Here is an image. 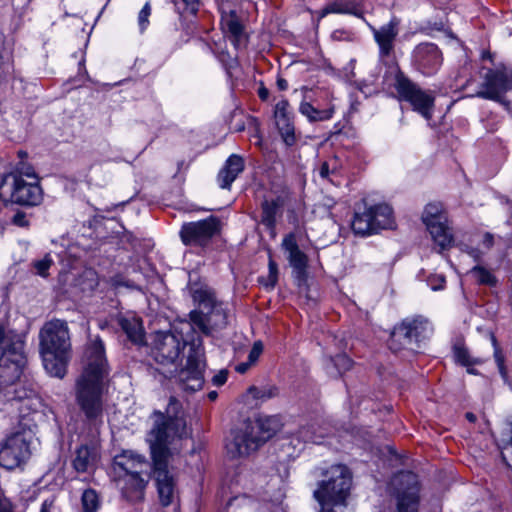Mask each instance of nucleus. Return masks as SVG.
Here are the masks:
<instances>
[{
	"label": "nucleus",
	"mask_w": 512,
	"mask_h": 512,
	"mask_svg": "<svg viewBox=\"0 0 512 512\" xmlns=\"http://www.w3.org/2000/svg\"><path fill=\"white\" fill-rule=\"evenodd\" d=\"M193 301L198 310L190 312L191 328L198 329L204 335H210L214 329H223L228 324V312L224 303L217 301L214 292L208 287L197 286L191 289Z\"/></svg>",
	"instance_id": "423d86ee"
},
{
	"label": "nucleus",
	"mask_w": 512,
	"mask_h": 512,
	"mask_svg": "<svg viewBox=\"0 0 512 512\" xmlns=\"http://www.w3.org/2000/svg\"><path fill=\"white\" fill-rule=\"evenodd\" d=\"M399 24V19L394 17L379 28L370 26L374 40L379 47L380 59L390 57L393 54L395 40L399 34Z\"/></svg>",
	"instance_id": "aec40b11"
},
{
	"label": "nucleus",
	"mask_w": 512,
	"mask_h": 512,
	"mask_svg": "<svg viewBox=\"0 0 512 512\" xmlns=\"http://www.w3.org/2000/svg\"><path fill=\"white\" fill-rule=\"evenodd\" d=\"M40 512H61L60 508L56 505L54 497L44 500L41 505Z\"/></svg>",
	"instance_id": "603ef678"
},
{
	"label": "nucleus",
	"mask_w": 512,
	"mask_h": 512,
	"mask_svg": "<svg viewBox=\"0 0 512 512\" xmlns=\"http://www.w3.org/2000/svg\"><path fill=\"white\" fill-rule=\"evenodd\" d=\"M373 224V213L369 207L362 213H355L352 229L355 234L366 236L375 233Z\"/></svg>",
	"instance_id": "c85d7f7f"
},
{
	"label": "nucleus",
	"mask_w": 512,
	"mask_h": 512,
	"mask_svg": "<svg viewBox=\"0 0 512 512\" xmlns=\"http://www.w3.org/2000/svg\"><path fill=\"white\" fill-rule=\"evenodd\" d=\"M263 352V344L261 341H256L254 342L250 352H249V355H248V361H250V363L252 364H255L257 362V360L259 359L260 355L262 354Z\"/></svg>",
	"instance_id": "de8ad7c7"
},
{
	"label": "nucleus",
	"mask_w": 512,
	"mask_h": 512,
	"mask_svg": "<svg viewBox=\"0 0 512 512\" xmlns=\"http://www.w3.org/2000/svg\"><path fill=\"white\" fill-rule=\"evenodd\" d=\"M35 428L34 416H21L19 429L8 435L0 444V466L7 470H13L29 460L32 454L30 445Z\"/></svg>",
	"instance_id": "0eeeda50"
},
{
	"label": "nucleus",
	"mask_w": 512,
	"mask_h": 512,
	"mask_svg": "<svg viewBox=\"0 0 512 512\" xmlns=\"http://www.w3.org/2000/svg\"><path fill=\"white\" fill-rule=\"evenodd\" d=\"M118 326L122 329V331L127 335V337L134 343L142 342L143 332L141 328V324L138 319L119 317L117 319Z\"/></svg>",
	"instance_id": "7c9ffc66"
},
{
	"label": "nucleus",
	"mask_w": 512,
	"mask_h": 512,
	"mask_svg": "<svg viewBox=\"0 0 512 512\" xmlns=\"http://www.w3.org/2000/svg\"><path fill=\"white\" fill-rule=\"evenodd\" d=\"M299 112L307 117L310 122H320L329 120L333 115V108L317 109L307 101H302L299 106Z\"/></svg>",
	"instance_id": "2f4dec72"
},
{
	"label": "nucleus",
	"mask_w": 512,
	"mask_h": 512,
	"mask_svg": "<svg viewBox=\"0 0 512 512\" xmlns=\"http://www.w3.org/2000/svg\"><path fill=\"white\" fill-rule=\"evenodd\" d=\"M328 13L356 14V7L347 2H335L323 9L322 16Z\"/></svg>",
	"instance_id": "58836bf2"
},
{
	"label": "nucleus",
	"mask_w": 512,
	"mask_h": 512,
	"mask_svg": "<svg viewBox=\"0 0 512 512\" xmlns=\"http://www.w3.org/2000/svg\"><path fill=\"white\" fill-rule=\"evenodd\" d=\"M276 84H277L278 89L281 91H285L288 88V82L282 77L277 78Z\"/></svg>",
	"instance_id": "bf43d9fd"
},
{
	"label": "nucleus",
	"mask_w": 512,
	"mask_h": 512,
	"mask_svg": "<svg viewBox=\"0 0 512 512\" xmlns=\"http://www.w3.org/2000/svg\"><path fill=\"white\" fill-rule=\"evenodd\" d=\"M432 330L430 322L423 316L406 318L393 329L389 347L394 351L407 349L416 352L421 343L430 337Z\"/></svg>",
	"instance_id": "1a4fd4ad"
},
{
	"label": "nucleus",
	"mask_w": 512,
	"mask_h": 512,
	"mask_svg": "<svg viewBox=\"0 0 512 512\" xmlns=\"http://www.w3.org/2000/svg\"><path fill=\"white\" fill-rule=\"evenodd\" d=\"M12 224L18 227H28L29 226V220L27 218V214L23 211L18 210L13 217L11 218Z\"/></svg>",
	"instance_id": "09e8293b"
},
{
	"label": "nucleus",
	"mask_w": 512,
	"mask_h": 512,
	"mask_svg": "<svg viewBox=\"0 0 512 512\" xmlns=\"http://www.w3.org/2000/svg\"><path fill=\"white\" fill-rule=\"evenodd\" d=\"M10 174H16L21 178H23V176H26L27 178L33 179L34 182H37V176L33 170V167L22 162L19 163L16 170L14 172H11Z\"/></svg>",
	"instance_id": "c03bdc74"
},
{
	"label": "nucleus",
	"mask_w": 512,
	"mask_h": 512,
	"mask_svg": "<svg viewBox=\"0 0 512 512\" xmlns=\"http://www.w3.org/2000/svg\"><path fill=\"white\" fill-rule=\"evenodd\" d=\"M352 365L353 362L347 355L339 354L329 359L326 369L331 375L334 374L333 371H331V367H333L338 374H342L343 372L348 371Z\"/></svg>",
	"instance_id": "f704fd0d"
},
{
	"label": "nucleus",
	"mask_w": 512,
	"mask_h": 512,
	"mask_svg": "<svg viewBox=\"0 0 512 512\" xmlns=\"http://www.w3.org/2000/svg\"><path fill=\"white\" fill-rule=\"evenodd\" d=\"M481 87L476 97L502 102L503 96L512 90V65L499 64L488 69Z\"/></svg>",
	"instance_id": "ddd939ff"
},
{
	"label": "nucleus",
	"mask_w": 512,
	"mask_h": 512,
	"mask_svg": "<svg viewBox=\"0 0 512 512\" xmlns=\"http://www.w3.org/2000/svg\"><path fill=\"white\" fill-rule=\"evenodd\" d=\"M491 340H492V345L494 347V359L497 364L499 373L503 379H506L507 378V369L505 366V356H504L502 350L500 349V347L498 346L496 338L494 336H492Z\"/></svg>",
	"instance_id": "ea45409f"
},
{
	"label": "nucleus",
	"mask_w": 512,
	"mask_h": 512,
	"mask_svg": "<svg viewBox=\"0 0 512 512\" xmlns=\"http://www.w3.org/2000/svg\"><path fill=\"white\" fill-rule=\"evenodd\" d=\"M146 467L145 460L130 452H124L114 458L113 470L116 478H125V476L142 477Z\"/></svg>",
	"instance_id": "4be33fe9"
},
{
	"label": "nucleus",
	"mask_w": 512,
	"mask_h": 512,
	"mask_svg": "<svg viewBox=\"0 0 512 512\" xmlns=\"http://www.w3.org/2000/svg\"><path fill=\"white\" fill-rule=\"evenodd\" d=\"M26 362L22 336L0 325V389L17 383Z\"/></svg>",
	"instance_id": "6e6552de"
},
{
	"label": "nucleus",
	"mask_w": 512,
	"mask_h": 512,
	"mask_svg": "<svg viewBox=\"0 0 512 512\" xmlns=\"http://www.w3.org/2000/svg\"><path fill=\"white\" fill-rule=\"evenodd\" d=\"M391 484L397 491V512H417L419 489L416 475L402 471L393 477Z\"/></svg>",
	"instance_id": "dca6fc26"
},
{
	"label": "nucleus",
	"mask_w": 512,
	"mask_h": 512,
	"mask_svg": "<svg viewBox=\"0 0 512 512\" xmlns=\"http://www.w3.org/2000/svg\"><path fill=\"white\" fill-rule=\"evenodd\" d=\"M469 255L472 256L474 259H479L480 257V251L476 248H471L469 251H468Z\"/></svg>",
	"instance_id": "680f3d73"
},
{
	"label": "nucleus",
	"mask_w": 512,
	"mask_h": 512,
	"mask_svg": "<svg viewBox=\"0 0 512 512\" xmlns=\"http://www.w3.org/2000/svg\"><path fill=\"white\" fill-rule=\"evenodd\" d=\"M151 418L153 425L148 434V442L153 460V474L160 501L163 506H168L174 492L173 477L168 471V446L175 438L187 437L188 431L181 403L175 397H170L165 413L154 411Z\"/></svg>",
	"instance_id": "f257e3e1"
},
{
	"label": "nucleus",
	"mask_w": 512,
	"mask_h": 512,
	"mask_svg": "<svg viewBox=\"0 0 512 512\" xmlns=\"http://www.w3.org/2000/svg\"><path fill=\"white\" fill-rule=\"evenodd\" d=\"M10 72H11V63L9 62V60H5L0 55V79L9 75Z\"/></svg>",
	"instance_id": "5fc2aeb1"
},
{
	"label": "nucleus",
	"mask_w": 512,
	"mask_h": 512,
	"mask_svg": "<svg viewBox=\"0 0 512 512\" xmlns=\"http://www.w3.org/2000/svg\"><path fill=\"white\" fill-rule=\"evenodd\" d=\"M222 27L229 34L235 48L239 49L245 45L243 25L234 13L222 19Z\"/></svg>",
	"instance_id": "a878e982"
},
{
	"label": "nucleus",
	"mask_w": 512,
	"mask_h": 512,
	"mask_svg": "<svg viewBox=\"0 0 512 512\" xmlns=\"http://www.w3.org/2000/svg\"><path fill=\"white\" fill-rule=\"evenodd\" d=\"M177 12H180V3L184 5V11L196 15L199 11L200 0H172Z\"/></svg>",
	"instance_id": "a19ab883"
},
{
	"label": "nucleus",
	"mask_w": 512,
	"mask_h": 512,
	"mask_svg": "<svg viewBox=\"0 0 512 512\" xmlns=\"http://www.w3.org/2000/svg\"><path fill=\"white\" fill-rule=\"evenodd\" d=\"M499 448L505 464L512 467V418L506 421L501 432Z\"/></svg>",
	"instance_id": "c756f323"
},
{
	"label": "nucleus",
	"mask_w": 512,
	"mask_h": 512,
	"mask_svg": "<svg viewBox=\"0 0 512 512\" xmlns=\"http://www.w3.org/2000/svg\"><path fill=\"white\" fill-rule=\"evenodd\" d=\"M454 356L456 361L465 367L480 365L483 363V360L480 358H472L468 349L460 345L454 346Z\"/></svg>",
	"instance_id": "e433bc0d"
},
{
	"label": "nucleus",
	"mask_w": 512,
	"mask_h": 512,
	"mask_svg": "<svg viewBox=\"0 0 512 512\" xmlns=\"http://www.w3.org/2000/svg\"><path fill=\"white\" fill-rule=\"evenodd\" d=\"M253 364L250 361L242 362L235 367V370L240 374L246 373Z\"/></svg>",
	"instance_id": "6e6d98bb"
},
{
	"label": "nucleus",
	"mask_w": 512,
	"mask_h": 512,
	"mask_svg": "<svg viewBox=\"0 0 512 512\" xmlns=\"http://www.w3.org/2000/svg\"><path fill=\"white\" fill-rule=\"evenodd\" d=\"M9 182L12 186L11 203L29 207L41 203L42 189L37 182H27L16 174H6L0 183V188Z\"/></svg>",
	"instance_id": "f3484780"
},
{
	"label": "nucleus",
	"mask_w": 512,
	"mask_h": 512,
	"mask_svg": "<svg viewBox=\"0 0 512 512\" xmlns=\"http://www.w3.org/2000/svg\"><path fill=\"white\" fill-rule=\"evenodd\" d=\"M370 210L373 213V226L376 233L380 229H389L393 227V213L392 208L387 204H379L371 206Z\"/></svg>",
	"instance_id": "bb28decb"
},
{
	"label": "nucleus",
	"mask_w": 512,
	"mask_h": 512,
	"mask_svg": "<svg viewBox=\"0 0 512 512\" xmlns=\"http://www.w3.org/2000/svg\"><path fill=\"white\" fill-rule=\"evenodd\" d=\"M18 155H19V157H20V158H24V157H26V156H27V153H26V152H24V151H19V152H18Z\"/></svg>",
	"instance_id": "338daca9"
},
{
	"label": "nucleus",
	"mask_w": 512,
	"mask_h": 512,
	"mask_svg": "<svg viewBox=\"0 0 512 512\" xmlns=\"http://www.w3.org/2000/svg\"><path fill=\"white\" fill-rule=\"evenodd\" d=\"M337 170L335 163L331 165L330 162H323L319 168V175L322 179H327L330 174H334Z\"/></svg>",
	"instance_id": "8fccbe9b"
},
{
	"label": "nucleus",
	"mask_w": 512,
	"mask_h": 512,
	"mask_svg": "<svg viewBox=\"0 0 512 512\" xmlns=\"http://www.w3.org/2000/svg\"><path fill=\"white\" fill-rule=\"evenodd\" d=\"M96 459L94 450L87 445H82L76 450V456L73 460V467L79 473L89 472Z\"/></svg>",
	"instance_id": "cd10ccee"
},
{
	"label": "nucleus",
	"mask_w": 512,
	"mask_h": 512,
	"mask_svg": "<svg viewBox=\"0 0 512 512\" xmlns=\"http://www.w3.org/2000/svg\"><path fill=\"white\" fill-rule=\"evenodd\" d=\"M82 512H97L100 507V499L93 489H87L81 496Z\"/></svg>",
	"instance_id": "c9c22d12"
},
{
	"label": "nucleus",
	"mask_w": 512,
	"mask_h": 512,
	"mask_svg": "<svg viewBox=\"0 0 512 512\" xmlns=\"http://www.w3.org/2000/svg\"><path fill=\"white\" fill-rule=\"evenodd\" d=\"M36 392L26 388L22 383L5 386L0 389V411L8 414L18 413V421L22 415L34 416L38 404Z\"/></svg>",
	"instance_id": "9b49d317"
},
{
	"label": "nucleus",
	"mask_w": 512,
	"mask_h": 512,
	"mask_svg": "<svg viewBox=\"0 0 512 512\" xmlns=\"http://www.w3.org/2000/svg\"><path fill=\"white\" fill-rule=\"evenodd\" d=\"M86 366L76 381V402L89 422L103 414V381L108 375L104 343L100 337L90 339L86 347Z\"/></svg>",
	"instance_id": "f03ea898"
},
{
	"label": "nucleus",
	"mask_w": 512,
	"mask_h": 512,
	"mask_svg": "<svg viewBox=\"0 0 512 512\" xmlns=\"http://www.w3.org/2000/svg\"><path fill=\"white\" fill-rule=\"evenodd\" d=\"M422 220L441 250L451 245L453 238L447 226V216L441 203L427 204L422 214Z\"/></svg>",
	"instance_id": "4468645a"
},
{
	"label": "nucleus",
	"mask_w": 512,
	"mask_h": 512,
	"mask_svg": "<svg viewBox=\"0 0 512 512\" xmlns=\"http://www.w3.org/2000/svg\"><path fill=\"white\" fill-rule=\"evenodd\" d=\"M467 368V372L469 374H473V375H477L478 374V371L476 369H474L472 366H469V367H466Z\"/></svg>",
	"instance_id": "0e129e2a"
},
{
	"label": "nucleus",
	"mask_w": 512,
	"mask_h": 512,
	"mask_svg": "<svg viewBox=\"0 0 512 512\" xmlns=\"http://www.w3.org/2000/svg\"><path fill=\"white\" fill-rule=\"evenodd\" d=\"M204 368L205 360L202 341L201 339L192 340L186 366L178 374V380L181 382L182 389L190 392L200 390L204 384Z\"/></svg>",
	"instance_id": "f8f14e48"
},
{
	"label": "nucleus",
	"mask_w": 512,
	"mask_h": 512,
	"mask_svg": "<svg viewBox=\"0 0 512 512\" xmlns=\"http://www.w3.org/2000/svg\"><path fill=\"white\" fill-rule=\"evenodd\" d=\"M274 118L283 141L292 146L296 142V137L288 100L282 99L275 105Z\"/></svg>",
	"instance_id": "5701e85b"
},
{
	"label": "nucleus",
	"mask_w": 512,
	"mask_h": 512,
	"mask_svg": "<svg viewBox=\"0 0 512 512\" xmlns=\"http://www.w3.org/2000/svg\"><path fill=\"white\" fill-rule=\"evenodd\" d=\"M282 426L278 415L262 416L254 422H247L235 431L233 440L227 444V451L233 458L248 456L279 432Z\"/></svg>",
	"instance_id": "39448f33"
},
{
	"label": "nucleus",
	"mask_w": 512,
	"mask_h": 512,
	"mask_svg": "<svg viewBox=\"0 0 512 512\" xmlns=\"http://www.w3.org/2000/svg\"><path fill=\"white\" fill-rule=\"evenodd\" d=\"M282 248L288 252V261L296 274V279L300 282L304 281L308 257L300 250L294 233H289L283 238Z\"/></svg>",
	"instance_id": "412c9836"
},
{
	"label": "nucleus",
	"mask_w": 512,
	"mask_h": 512,
	"mask_svg": "<svg viewBox=\"0 0 512 512\" xmlns=\"http://www.w3.org/2000/svg\"><path fill=\"white\" fill-rule=\"evenodd\" d=\"M185 346L186 341L182 335L160 332L155 336L152 355L155 361L161 365H174Z\"/></svg>",
	"instance_id": "a211bd4d"
},
{
	"label": "nucleus",
	"mask_w": 512,
	"mask_h": 512,
	"mask_svg": "<svg viewBox=\"0 0 512 512\" xmlns=\"http://www.w3.org/2000/svg\"><path fill=\"white\" fill-rule=\"evenodd\" d=\"M151 15V5L149 2L145 3L143 8L138 14V25L141 32H144L149 25V17Z\"/></svg>",
	"instance_id": "37998d69"
},
{
	"label": "nucleus",
	"mask_w": 512,
	"mask_h": 512,
	"mask_svg": "<svg viewBox=\"0 0 512 512\" xmlns=\"http://www.w3.org/2000/svg\"><path fill=\"white\" fill-rule=\"evenodd\" d=\"M116 483L126 501L137 503L143 500L147 484L143 477L125 476V478H116Z\"/></svg>",
	"instance_id": "b1692460"
},
{
	"label": "nucleus",
	"mask_w": 512,
	"mask_h": 512,
	"mask_svg": "<svg viewBox=\"0 0 512 512\" xmlns=\"http://www.w3.org/2000/svg\"><path fill=\"white\" fill-rule=\"evenodd\" d=\"M244 167V159L241 156L237 154L230 155L218 174L219 186L222 189L230 188L237 176L243 172Z\"/></svg>",
	"instance_id": "393cba45"
},
{
	"label": "nucleus",
	"mask_w": 512,
	"mask_h": 512,
	"mask_svg": "<svg viewBox=\"0 0 512 512\" xmlns=\"http://www.w3.org/2000/svg\"><path fill=\"white\" fill-rule=\"evenodd\" d=\"M477 279L479 284L494 287L497 284V278L493 273L483 266H474L470 271Z\"/></svg>",
	"instance_id": "4c0bfd02"
},
{
	"label": "nucleus",
	"mask_w": 512,
	"mask_h": 512,
	"mask_svg": "<svg viewBox=\"0 0 512 512\" xmlns=\"http://www.w3.org/2000/svg\"><path fill=\"white\" fill-rule=\"evenodd\" d=\"M40 349L45 370L63 378L71 358V340L68 325L62 320L47 322L40 330Z\"/></svg>",
	"instance_id": "7ed1b4c3"
},
{
	"label": "nucleus",
	"mask_w": 512,
	"mask_h": 512,
	"mask_svg": "<svg viewBox=\"0 0 512 512\" xmlns=\"http://www.w3.org/2000/svg\"><path fill=\"white\" fill-rule=\"evenodd\" d=\"M208 398L210 400H215L217 398V392L216 391H211L209 394H208Z\"/></svg>",
	"instance_id": "69168bd1"
},
{
	"label": "nucleus",
	"mask_w": 512,
	"mask_h": 512,
	"mask_svg": "<svg viewBox=\"0 0 512 512\" xmlns=\"http://www.w3.org/2000/svg\"><path fill=\"white\" fill-rule=\"evenodd\" d=\"M0 512H13L11 503L8 500H0Z\"/></svg>",
	"instance_id": "13d9d810"
},
{
	"label": "nucleus",
	"mask_w": 512,
	"mask_h": 512,
	"mask_svg": "<svg viewBox=\"0 0 512 512\" xmlns=\"http://www.w3.org/2000/svg\"><path fill=\"white\" fill-rule=\"evenodd\" d=\"M322 480L313 491V498L320 506L318 512H342L352 485V475L347 466L332 465L322 472Z\"/></svg>",
	"instance_id": "20e7f679"
},
{
	"label": "nucleus",
	"mask_w": 512,
	"mask_h": 512,
	"mask_svg": "<svg viewBox=\"0 0 512 512\" xmlns=\"http://www.w3.org/2000/svg\"><path fill=\"white\" fill-rule=\"evenodd\" d=\"M483 244L487 248H491L492 247V245H493V236L490 233H486L484 235Z\"/></svg>",
	"instance_id": "052dcab7"
},
{
	"label": "nucleus",
	"mask_w": 512,
	"mask_h": 512,
	"mask_svg": "<svg viewBox=\"0 0 512 512\" xmlns=\"http://www.w3.org/2000/svg\"><path fill=\"white\" fill-rule=\"evenodd\" d=\"M220 226L221 222L215 216L184 223L180 230V238L185 245L204 246L220 232Z\"/></svg>",
	"instance_id": "2eb2a0df"
},
{
	"label": "nucleus",
	"mask_w": 512,
	"mask_h": 512,
	"mask_svg": "<svg viewBox=\"0 0 512 512\" xmlns=\"http://www.w3.org/2000/svg\"><path fill=\"white\" fill-rule=\"evenodd\" d=\"M258 96L262 101H266L269 98V90L265 86H260L258 89Z\"/></svg>",
	"instance_id": "4d7b16f0"
},
{
	"label": "nucleus",
	"mask_w": 512,
	"mask_h": 512,
	"mask_svg": "<svg viewBox=\"0 0 512 512\" xmlns=\"http://www.w3.org/2000/svg\"><path fill=\"white\" fill-rule=\"evenodd\" d=\"M268 270L267 280L263 282V284L267 287L274 288L278 280V267L272 257L269 258Z\"/></svg>",
	"instance_id": "79ce46f5"
},
{
	"label": "nucleus",
	"mask_w": 512,
	"mask_h": 512,
	"mask_svg": "<svg viewBox=\"0 0 512 512\" xmlns=\"http://www.w3.org/2000/svg\"><path fill=\"white\" fill-rule=\"evenodd\" d=\"M248 393L252 396L253 399L264 402L276 397L279 391L275 385H263L251 386L248 389Z\"/></svg>",
	"instance_id": "72a5a7b5"
},
{
	"label": "nucleus",
	"mask_w": 512,
	"mask_h": 512,
	"mask_svg": "<svg viewBox=\"0 0 512 512\" xmlns=\"http://www.w3.org/2000/svg\"><path fill=\"white\" fill-rule=\"evenodd\" d=\"M393 87L399 100L408 102L414 111L426 120H431L435 103V96L432 91L422 89L401 70H398L395 74Z\"/></svg>",
	"instance_id": "9d476101"
},
{
	"label": "nucleus",
	"mask_w": 512,
	"mask_h": 512,
	"mask_svg": "<svg viewBox=\"0 0 512 512\" xmlns=\"http://www.w3.org/2000/svg\"><path fill=\"white\" fill-rule=\"evenodd\" d=\"M445 282H446V280L443 275H431L427 280L428 285L434 291L443 289Z\"/></svg>",
	"instance_id": "49530a36"
},
{
	"label": "nucleus",
	"mask_w": 512,
	"mask_h": 512,
	"mask_svg": "<svg viewBox=\"0 0 512 512\" xmlns=\"http://www.w3.org/2000/svg\"><path fill=\"white\" fill-rule=\"evenodd\" d=\"M228 377L227 370H220L217 374L212 377V383L215 386H222L226 383Z\"/></svg>",
	"instance_id": "864d4df0"
},
{
	"label": "nucleus",
	"mask_w": 512,
	"mask_h": 512,
	"mask_svg": "<svg viewBox=\"0 0 512 512\" xmlns=\"http://www.w3.org/2000/svg\"><path fill=\"white\" fill-rule=\"evenodd\" d=\"M466 419L470 422H474L476 420V416L471 412H467Z\"/></svg>",
	"instance_id": "e2e57ef3"
},
{
	"label": "nucleus",
	"mask_w": 512,
	"mask_h": 512,
	"mask_svg": "<svg viewBox=\"0 0 512 512\" xmlns=\"http://www.w3.org/2000/svg\"><path fill=\"white\" fill-rule=\"evenodd\" d=\"M51 264H52V259L49 256H46L41 260L35 261L33 266L38 275H40L42 277H46L48 275L47 271L49 270Z\"/></svg>",
	"instance_id": "a18cd8bd"
},
{
	"label": "nucleus",
	"mask_w": 512,
	"mask_h": 512,
	"mask_svg": "<svg viewBox=\"0 0 512 512\" xmlns=\"http://www.w3.org/2000/svg\"><path fill=\"white\" fill-rule=\"evenodd\" d=\"M279 208L277 201H267L262 203L261 222L268 229L274 230L276 225V213Z\"/></svg>",
	"instance_id": "473e14b6"
},
{
	"label": "nucleus",
	"mask_w": 512,
	"mask_h": 512,
	"mask_svg": "<svg viewBox=\"0 0 512 512\" xmlns=\"http://www.w3.org/2000/svg\"><path fill=\"white\" fill-rule=\"evenodd\" d=\"M312 427H306V426H303L299 429L298 431V434H299V437L304 441V442H314L316 443L317 440H316V437L314 435V431H312L311 429Z\"/></svg>",
	"instance_id": "3c124183"
},
{
	"label": "nucleus",
	"mask_w": 512,
	"mask_h": 512,
	"mask_svg": "<svg viewBox=\"0 0 512 512\" xmlns=\"http://www.w3.org/2000/svg\"><path fill=\"white\" fill-rule=\"evenodd\" d=\"M341 33L342 32H340V31H335L332 36H333V38H338V34H341Z\"/></svg>",
	"instance_id": "774afa93"
},
{
	"label": "nucleus",
	"mask_w": 512,
	"mask_h": 512,
	"mask_svg": "<svg viewBox=\"0 0 512 512\" xmlns=\"http://www.w3.org/2000/svg\"><path fill=\"white\" fill-rule=\"evenodd\" d=\"M442 62V52L434 43H419L412 51L411 63L423 75L430 76L435 74L442 65Z\"/></svg>",
	"instance_id": "6ab92c4d"
}]
</instances>
